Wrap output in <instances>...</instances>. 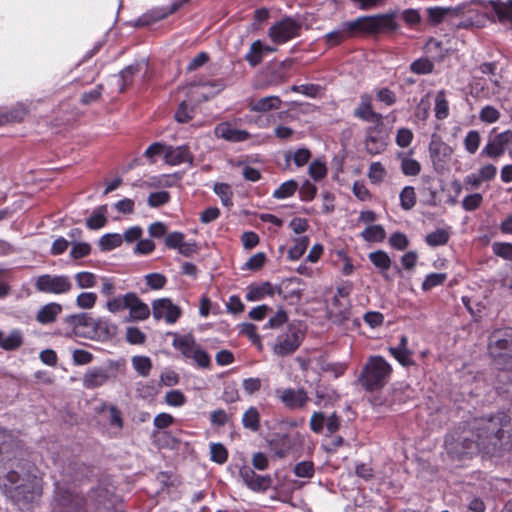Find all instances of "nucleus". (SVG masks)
Masks as SVG:
<instances>
[{
	"label": "nucleus",
	"mask_w": 512,
	"mask_h": 512,
	"mask_svg": "<svg viewBox=\"0 0 512 512\" xmlns=\"http://www.w3.org/2000/svg\"><path fill=\"white\" fill-rule=\"evenodd\" d=\"M361 236L368 242H382L386 232L382 225H371L362 231Z\"/></svg>",
	"instance_id": "obj_44"
},
{
	"label": "nucleus",
	"mask_w": 512,
	"mask_h": 512,
	"mask_svg": "<svg viewBox=\"0 0 512 512\" xmlns=\"http://www.w3.org/2000/svg\"><path fill=\"white\" fill-rule=\"evenodd\" d=\"M429 153L433 165L442 166L451 158L453 149L443 142L440 136L433 134L429 143Z\"/></svg>",
	"instance_id": "obj_24"
},
{
	"label": "nucleus",
	"mask_w": 512,
	"mask_h": 512,
	"mask_svg": "<svg viewBox=\"0 0 512 512\" xmlns=\"http://www.w3.org/2000/svg\"><path fill=\"white\" fill-rule=\"evenodd\" d=\"M144 66H146L145 63L137 62L125 67L123 70L120 71L119 78L122 82L120 87L121 92H123L126 89V87H128L132 83L133 76L135 74H138Z\"/></svg>",
	"instance_id": "obj_39"
},
{
	"label": "nucleus",
	"mask_w": 512,
	"mask_h": 512,
	"mask_svg": "<svg viewBox=\"0 0 512 512\" xmlns=\"http://www.w3.org/2000/svg\"><path fill=\"white\" fill-rule=\"evenodd\" d=\"M276 394L281 403L290 410H302L307 406L310 400L304 388L277 389Z\"/></svg>",
	"instance_id": "obj_13"
},
{
	"label": "nucleus",
	"mask_w": 512,
	"mask_h": 512,
	"mask_svg": "<svg viewBox=\"0 0 512 512\" xmlns=\"http://www.w3.org/2000/svg\"><path fill=\"white\" fill-rule=\"evenodd\" d=\"M170 201V194L167 191L153 192L148 196L147 204L150 207L157 208L167 204Z\"/></svg>",
	"instance_id": "obj_63"
},
{
	"label": "nucleus",
	"mask_w": 512,
	"mask_h": 512,
	"mask_svg": "<svg viewBox=\"0 0 512 512\" xmlns=\"http://www.w3.org/2000/svg\"><path fill=\"white\" fill-rule=\"evenodd\" d=\"M131 362L133 368L140 376H149L150 371L152 369V362L148 356H133Z\"/></svg>",
	"instance_id": "obj_46"
},
{
	"label": "nucleus",
	"mask_w": 512,
	"mask_h": 512,
	"mask_svg": "<svg viewBox=\"0 0 512 512\" xmlns=\"http://www.w3.org/2000/svg\"><path fill=\"white\" fill-rule=\"evenodd\" d=\"M152 315L155 320L164 319L167 324H174L181 317L182 311L169 298H161L152 302Z\"/></svg>",
	"instance_id": "obj_14"
},
{
	"label": "nucleus",
	"mask_w": 512,
	"mask_h": 512,
	"mask_svg": "<svg viewBox=\"0 0 512 512\" xmlns=\"http://www.w3.org/2000/svg\"><path fill=\"white\" fill-rule=\"evenodd\" d=\"M191 0H173L167 7H161L151 11V13L143 15L137 20L138 26H149L157 21H160L169 15L175 13L183 6L188 4Z\"/></svg>",
	"instance_id": "obj_19"
},
{
	"label": "nucleus",
	"mask_w": 512,
	"mask_h": 512,
	"mask_svg": "<svg viewBox=\"0 0 512 512\" xmlns=\"http://www.w3.org/2000/svg\"><path fill=\"white\" fill-rule=\"evenodd\" d=\"M131 293L132 292H129V293H126L125 295H119V296L110 298L106 302V308L108 309V311L111 313H118L120 311L128 309Z\"/></svg>",
	"instance_id": "obj_43"
},
{
	"label": "nucleus",
	"mask_w": 512,
	"mask_h": 512,
	"mask_svg": "<svg viewBox=\"0 0 512 512\" xmlns=\"http://www.w3.org/2000/svg\"><path fill=\"white\" fill-rule=\"evenodd\" d=\"M359 33L357 20L342 22L339 27L325 35L326 43L330 46L340 44L347 38L354 37Z\"/></svg>",
	"instance_id": "obj_23"
},
{
	"label": "nucleus",
	"mask_w": 512,
	"mask_h": 512,
	"mask_svg": "<svg viewBox=\"0 0 512 512\" xmlns=\"http://www.w3.org/2000/svg\"><path fill=\"white\" fill-rule=\"evenodd\" d=\"M89 512H105L113 509L119 501L112 485L99 484L90 490L87 497Z\"/></svg>",
	"instance_id": "obj_7"
},
{
	"label": "nucleus",
	"mask_w": 512,
	"mask_h": 512,
	"mask_svg": "<svg viewBox=\"0 0 512 512\" xmlns=\"http://www.w3.org/2000/svg\"><path fill=\"white\" fill-rule=\"evenodd\" d=\"M210 458L217 464H224L228 459V451L221 443H211Z\"/></svg>",
	"instance_id": "obj_55"
},
{
	"label": "nucleus",
	"mask_w": 512,
	"mask_h": 512,
	"mask_svg": "<svg viewBox=\"0 0 512 512\" xmlns=\"http://www.w3.org/2000/svg\"><path fill=\"white\" fill-rule=\"evenodd\" d=\"M173 341L172 346L180 351V353L187 359H192L195 365L199 368H209L211 359L209 354L196 342L195 337L191 333L179 335L172 333Z\"/></svg>",
	"instance_id": "obj_6"
},
{
	"label": "nucleus",
	"mask_w": 512,
	"mask_h": 512,
	"mask_svg": "<svg viewBox=\"0 0 512 512\" xmlns=\"http://www.w3.org/2000/svg\"><path fill=\"white\" fill-rule=\"evenodd\" d=\"M434 63L428 58H419L410 64V71L417 75H426L432 73Z\"/></svg>",
	"instance_id": "obj_50"
},
{
	"label": "nucleus",
	"mask_w": 512,
	"mask_h": 512,
	"mask_svg": "<svg viewBox=\"0 0 512 512\" xmlns=\"http://www.w3.org/2000/svg\"><path fill=\"white\" fill-rule=\"evenodd\" d=\"M434 110L435 117L439 120L445 119L449 114V106L443 90L438 91L436 94Z\"/></svg>",
	"instance_id": "obj_52"
},
{
	"label": "nucleus",
	"mask_w": 512,
	"mask_h": 512,
	"mask_svg": "<svg viewBox=\"0 0 512 512\" xmlns=\"http://www.w3.org/2000/svg\"><path fill=\"white\" fill-rule=\"evenodd\" d=\"M302 336L298 330L289 325L288 333L277 337L273 352L281 357L293 354L301 345Z\"/></svg>",
	"instance_id": "obj_15"
},
{
	"label": "nucleus",
	"mask_w": 512,
	"mask_h": 512,
	"mask_svg": "<svg viewBox=\"0 0 512 512\" xmlns=\"http://www.w3.org/2000/svg\"><path fill=\"white\" fill-rule=\"evenodd\" d=\"M299 285L298 278L286 279L276 287V293L290 303H298L302 298V289Z\"/></svg>",
	"instance_id": "obj_27"
},
{
	"label": "nucleus",
	"mask_w": 512,
	"mask_h": 512,
	"mask_svg": "<svg viewBox=\"0 0 512 512\" xmlns=\"http://www.w3.org/2000/svg\"><path fill=\"white\" fill-rule=\"evenodd\" d=\"M340 396L337 391L323 384H317L315 387V404L318 406H328L339 400Z\"/></svg>",
	"instance_id": "obj_32"
},
{
	"label": "nucleus",
	"mask_w": 512,
	"mask_h": 512,
	"mask_svg": "<svg viewBox=\"0 0 512 512\" xmlns=\"http://www.w3.org/2000/svg\"><path fill=\"white\" fill-rule=\"evenodd\" d=\"M298 189V183L295 180H288L282 183L274 192L276 199H285L291 197Z\"/></svg>",
	"instance_id": "obj_53"
},
{
	"label": "nucleus",
	"mask_w": 512,
	"mask_h": 512,
	"mask_svg": "<svg viewBox=\"0 0 512 512\" xmlns=\"http://www.w3.org/2000/svg\"><path fill=\"white\" fill-rule=\"evenodd\" d=\"M123 242V237L120 234H105L99 240V247L102 251H111L119 247Z\"/></svg>",
	"instance_id": "obj_48"
},
{
	"label": "nucleus",
	"mask_w": 512,
	"mask_h": 512,
	"mask_svg": "<svg viewBox=\"0 0 512 512\" xmlns=\"http://www.w3.org/2000/svg\"><path fill=\"white\" fill-rule=\"evenodd\" d=\"M447 279L446 273H430L428 274L423 283H422V290L429 291L433 289L436 286H439L445 282Z\"/></svg>",
	"instance_id": "obj_58"
},
{
	"label": "nucleus",
	"mask_w": 512,
	"mask_h": 512,
	"mask_svg": "<svg viewBox=\"0 0 512 512\" xmlns=\"http://www.w3.org/2000/svg\"><path fill=\"white\" fill-rule=\"evenodd\" d=\"M24 344L23 333L19 329H13L9 334L0 330V348L5 351H15Z\"/></svg>",
	"instance_id": "obj_33"
},
{
	"label": "nucleus",
	"mask_w": 512,
	"mask_h": 512,
	"mask_svg": "<svg viewBox=\"0 0 512 512\" xmlns=\"http://www.w3.org/2000/svg\"><path fill=\"white\" fill-rule=\"evenodd\" d=\"M290 90L296 93H301L311 98H317L322 91V87L317 84H303L293 85L291 86Z\"/></svg>",
	"instance_id": "obj_57"
},
{
	"label": "nucleus",
	"mask_w": 512,
	"mask_h": 512,
	"mask_svg": "<svg viewBox=\"0 0 512 512\" xmlns=\"http://www.w3.org/2000/svg\"><path fill=\"white\" fill-rule=\"evenodd\" d=\"M263 59V43L260 40L254 41L245 55V60L252 67H256Z\"/></svg>",
	"instance_id": "obj_42"
},
{
	"label": "nucleus",
	"mask_w": 512,
	"mask_h": 512,
	"mask_svg": "<svg viewBox=\"0 0 512 512\" xmlns=\"http://www.w3.org/2000/svg\"><path fill=\"white\" fill-rule=\"evenodd\" d=\"M309 246V238L301 236L294 240V245L288 251L290 260H298L307 250Z\"/></svg>",
	"instance_id": "obj_47"
},
{
	"label": "nucleus",
	"mask_w": 512,
	"mask_h": 512,
	"mask_svg": "<svg viewBox=\"0 0 512 512\" xmlns=\"http://www.w3.org/2000/svg\"><path fill=\"white\" fill-rule=\"evenodd\" d=\"M488 353L499 369L512 368V327L496 329L490 334Z\"/></svg>",
	"instance_id": "obj_4"
},
{
	"label": "nucleus",
	"mask_w": 512,
	"mask_h": 512,
	"mask_svg": "<svg viewBox=\"0 0 512 512\" xmlns=\"http://www.w3.org/2000/svg\"><path fill=\"white\" fill-rule=\"evenodd\" d=\"M242 424L245 428L250 429L254 432L260 428V415L255 407H250L245 411L242 417Z\"/></svg>",
	"instance_id": "obj_45"
},
{
	"label": "nucleus",
	"mask_w": 512,
	"mask_h": 512,
	"mask_svg": "<svg viewBox=\"0 0 512 512\" xmlns=\"http://www.w3.org/2000/svg\"><path fill=\"white\" fill-rule=\"evenodd\" d=\"M485 8L486 4L476 0L467 3H462L453 8V12L456 15L467 17V21L461 22L460 24H458V27L466 28L470 25L480 23V17L484 14Z\"/></svg>",
	"instance_id": "obj_16"
},
{
	"label": "nucleus",
	"mask_w": 512,
	"mask_h": 512,
	"mask_svg": "<svg viewBox=\"0 0 512 512\" xmlns=\"http://www.w3.org/2000/svg\"><path fill=\"white\" fill-rule=\"evenodd\" d=\"M239 474L246 486L254 492H265L272 485L270 475H258L250 467H242Z\"/></svg>",
	"instance_id": "obj_20"
},
{
	"label": "nucleus",
	"mask_w": 512,
	"mask_h": 512,
	"mask_svg": "<svg viewBox=\"0 0 512 512\" xmlns=\"http://www.w3.org/2000/svg\"><path fill=\"white\" fill-rule=\"evenodd\" d=\"M448 241L449 233L445 229H437L425 237V242L431 247L445 245Z\"/></svg>",
	"instance_id": "obj_51"
},
{
	"label": "nucleus",
	"mask_w": 512,
	"mask_h": 512,
	"mask_svg": "<svg viewBox=\"0 0 512 512\" xmlns=\"http://www.w3.org/2000/svg\"><path fill=\"white\" fill-rule=\"evenodd\" d=\"M107 208L106 206L97 207L86 220V226L89 229L96 230L105 226L107 223L106 219Z\"/></svg>",
	"instance_id": "obj_40"
},
{
	"label": "nucleus",
	"mask_w": 512,
	"mask_h": 512,
	"mask_svg": "<svg viewBox=\"0 0 512 512\" xmlns=\"http://www.w3.org/2000/svg\"><path fill=\"white\" fill-rule=\"evenodd\" d=\"M276 293V287L270 282H263L258 285H250L248 286V292L246 294V299L248 301H259L262 300L265 296H273Z\"/></svg>",
	"instance_id": "obj_36"
},
{
	"label": "nucleus",
	"mask_w": 512,
	"mask_h": 512,
	"mask_svg": "<svg viewBox=\"0 0 512 512\" xmlns=\"http://www.w3.org/2000/svg\"><path fill=\"white\" fill-rule=\"evenodd\" d=\"M351 285H344L337 288L336 294L327 305L329 318L332 322L342 324L350 316Z\"/></svg>",
	"instance_id": "obj_8"
},
{
	"label": "nucleus",
	"mask_w": 512,
	"mask_h": 512,
	"mask_svg": "<svg viewBox=\"0 0 512 512\" xmlns=\"http://www.w3.org/2000/svg\"><path fill=\"white\" fill-rule=\"evenodd\" d=\"M492 250L495 255L505 259L512 260V244L506 242H495L492 245Z\"/></svg>",
	"instance_id": "obj_64"
},
{
	"label": "nucleus",
	"mask_w": 512,
	"mask_h": 512,
	"mask_svg": "<svg viewBox=\"0 0 512 512\" xmlns=\"http://www.w3.org/2000/svg\"><path fill=\"white\" fill-rule=\"evenodd\" d=\"M481 137L478 131L471 130L464 139V146L468 153L474 154L480 145Z\"/></svg>",
	"instance_id": "obj_60"
},
{
	"label": "nucleus",
	"mask_w": 512,
	"mask_h": 512,
	"mask_svg": "<svg viewBox=\"0 0 512 512\" xmlns=\"http://www.w3.org/2000/svg\"><path fill=\"white\" fill-rule=\"evenodd\" d=\"M193 154L187 145L171 146L166 145L164 160L168 165L177 166L183 163H193Z\"/></svg>",
	"instance_id": "obj_26"
},
{
	"label": "nucleus",
	"mask_w": 512,
	"mask_h": 512,
	"mask_svg": "<svg viewBox=\"0 0 512 512\" xmlns=\"http://www.w3.org/2000/svg\"><path fill=\"white\" fill-rule=\"evenodd\" d=\"M214 192L220 197L224 206L230 208L233 206L232 196L233 192L231 187L226 183H216L214 185Z\"/></svg>",
	"instance_id": "obj_54"
},
{
	"label": "nucleus",
	"mask_w": 512,
	"mask_h": 512,
	"mask_svg": "<svg viewBox=\"0 0 512 512\" xmlns=\"http://www.w3.org/2000/svg\"><path fill=\"white\" fill-rule=\"evenodd\" d=\"M51 508L52 512H89L86 498L60 481L55 483Z\"/></svg>",
	"instance_id": "obj_5"
},
{
	"label": "nucleus",
	"mask_w": 512,
	"mask_h": 512,
	"mask_svg": "<svg viewBox=\"0 0 512 512\" xmlns=\"http://www.w3.org/2000/svg\"><path fill=\"white\" fill-rule=\"evenodd\" d=\"M368 258H369L370 262L377 269H379L380 272L382 273V275L387 279L386 272L390 269L391 264H392V260L389 257V255L383 250H378V251L371 252L368 255Z\"/></svg>",
	"instance_id": "obj_38"
},
{
	"label": "nucleus",
	"mask_w": 512,
	"mask_h": 512,
	"mask_svg": "<svg viewBox=\"0 0 512 512\" xmlns=\"http://www.w3.org/2000/svg\"><path fill=\"white\" fill-rule=\"evenodd\" d=\"M376 100L387 106H392L397 102V96L394 91L388 87H382L375 91Z\"/></svg>",
	"instance_id": "obj_59"
},
{
	"label": "nucleus",
	"mask_w": 512,
	"mask_h": 512,
	"mask_svg": "<svg viewBox=\"0 0 512 512\" xmlns=\"http://www.w3.org/2000/svg\"><path fill=\"white\" fill-rule=\"evenodd\" d=\"M1 486L4 494L20 507L33 503L42 493L40 480L28 472L9 471Z\"/></svg>",
	"instance_id": "obj_2"
},
{
	"label": "nucleus",
	"mask_w": 512,
	"mask_h": 512,
	"mask_svg": "<svg viewBox=\"0 0 512 512\" xmlns=\"http://www.w3.org/2000/svg\"><path fill=\"white\" fill-rule=\"evenodd\" d=\"M91 332L93 338L101 341L112 339L117 334V325L108 319H92Z\"/></svg>",
	"instance_id": "obj_28"
},
{
	"label": "nucleus",
	"mask_w": 512,
	"mask_h": 512,
	"mask_svg": "<svg viewBox=\"0 0 512 512\" xmlns=\"http://www.w3.org/2000/svg\"><path fill=\"white\" fill-rule=\"evenodd\" d=\"M129 318L128 321H144L150 316V308L144 303L136 293H131L129 300Z\"/></svg>",
	"instance_id": "obj_29"
},
{
	"label": "nucleus",
	"mask_w": 512,
	"mask_h": 512,
	"mask_svg": "<svg viewBox=\"0 0 512 512\" xmlns=\"http://www.w3.org/2000/svg\"><path fill=\"white\" fill-rule=\"evenodd\" d=\"M214 134L217 138L232 143L245 142L251 138V134L247 130L238 129L229 121L217 124L214 128Z\"/></svg>",
	"instance_id": "obj_17"
},
{
	"label": "nucleus",
	"mask_w": 512,
	"mask_h": 512,
	"mask_svg": "<svg viewBox=\"0 0 512 512\" xmlns=\"http://www.w3.org/2000/svg\"><path fill=\"white\" fill-rule=\"evenodd\" d=\"M395 17V13L358 17L356 20L359 25V33L378 34L393 32L398 28Z\"/></svg>",
	"instance_id": "obj_9"
},
{
	"label": "nucleus",
	"mask_w": 512,
	"mask_h": 512,
	"mask_svg": "<svg viewBox=\"0 0 512 512\" xmlns=\"http://www.w3.org/2000/svg\"><path fill=\"white\" fill-rule=\"evenodd\" d=\"M92 317L87 313L69 315L65 322L69 325L72 332L77 336H87L86 328H91Z\"/></svg>",
	"instance_id": "obj_30"
},
{
	"label": "nucleus",
	"mask_w": 512,
	"mask_h": 512,
	"mask_svg": "<svg viewBox=\"0 0 512 512\" xmlns=\"http://www.w3.org/2000/svg\"><path fill=\"white\" fill-rule=\"evenodd\" d=\"M416 397V391L405 383L396 384L391 391V404H403Z\"/></svg>",
	"instance_id": "obj_35"
},
{
	"label": "nucleus",
	"mask_w": 512,
	"mask_h": 512,
	"mask_svg": "<svg viewBox=\"0 0 512 512\" xmlns=\"http://www.w3.org/2000/svg\"><path fill=\"white\" fill-rule=\"evenodd\" d=\"M365 149L371 155L381 154L387 146V136L377 127H368L365 136Z\"/></svg>",
	"instance_id": "obj_25"
},
{
	"label": "nucleus",
	"mask_w": 512,
	"mask_h": 512,
	"mask_svg": "<svg viewBox=\"0 0 512 512\" xmlns=\"http://www.w3.org/2000/svg\"><path fill=\"white\" fill-rule=\"evenodd\" d=\"M282 100L279 96L272 95L260 98L258 100H251L248 103V108L252 112H269L277 110L281 107Z\"/></svg>",
	"instance_id": "obj_31"
},
{
	"label": "nucleus",
	"mask_w": 512,
	"mask_h": 512,
	"mask_svg": "<svg viewBox=\"0 0 512 512\" xmlns=\"http://www.w3.org/2000/svg\"><path fill=\"white\" fill-rule=\"evenodd\" d=\"M354 117L373 123H381L383 116L373 110L372 96L369 93H362L359 97V103L353 112Z\"/></svg>",
	"instance_id": "obj_21"
},
{
	"label": "nucleus",
	"mask_w": 512,
	"mask_h": 512,
	"mask_svg": "<svg viewBox=\"0 0 512 512\" xmlns=\"http://www.w3.org/2000/svg\"><path fill=\"white\" fill-rule=\"evenodd\" d=\"M63 307L61 304L51 302L42 306L36 314V320L40 324L53 323L58 315L62 313Z\"/></svg>",
	"instance_id": "obj_34"
},
{
	"label": "nucleus",
	"mask_w": 512,
	"mask_h": 512,
	"mask_svg": "<svg viewBox=\"0 0 512 512\" xmlns=\"http://www.w3.org/2000/svg\"><path fill=\"white\" fill-rule=\"evenodd\" d=\"M37 292L45 294H66L72 289V282L67 275L42 274L33 278Z\"/></svg>",
	"instance_id": "obj_10"
},
{
	"label": "nucleus",
	"mask_w": 512,
	"mask_h": 512,
	"mask_svg": "<svg viewBox=\"0 0 512 512\" xmlns=\"http://www.w3.org/2000/svg\"><path fill=\"white\" fill-rule=\"evenodd\" d=\"M386 176V170L380 162H373L369 166L368 177L372 183H380Z\"/></svg>",
	"instance_id": "obj_62"
},
{
	"label": "nucleus",
	"mask_w": 512,
	"mask_h": 512,
	"mask_svg": "<svg viewBox=\"0 0 512 512\" xmlns=\"http://www.w3.org/2000/svg\"><path fill=\"white\" fill-rule=\"evenodd\" d=\"M96 280V275L87 271H82L75 275V281L78 287L82 289L94 287L97 282Z\"/></svg>",
	"instance_id": "obj_61"
},
{
	"label": "nucleus",
	"mask_w": 512,
	"mask_h": 512,
	"mask_svg": "<svg viewBox=\"0 0 512 512\" xmlns=\"http://www.w3.org/2000/svg\"><path fill=\"white\" fill-rule=\"evenodd\" d=\"M115 378L116 374H112L109 368L93 367L84 373L82 383L86 389H95Z\"/></svg>",
	"instance_id": "obj_22"
},
{
	"label": "nucleus",
	"mask_w": 512,
	"mask_h": 512,
	"mask_svg": "<svg viewBox=\"0 0 512 512\" xmlns=\"http://www.w3.org/2000/svg\"><path fill=\"white\" fill-rule=\"evenodd\" d=\"M512 143V130H506L490 136L481 154L490 158H498L504 154L506 147Z\"/></svg>",
	"instance_id": "obj_18"
},
{
	"label": "nucleus",
	"mask_w": 512,
	"mask_h": 512,
	"mask_svg": "<svg viewBox=\"0 0 512 512\" xmlns=\"http://www.w3.org/2000/svg\"><path fill=\"white\" fill-rule=\"evenodd\" d=\"M490 4L501 23L512 24V0L505 4L491 1Z\"/></svg>",
	"instance_id": "obj_41"
},
{
	"label": "nucleus",
	"mask_w": 512,
	"mask_h": 512,
	"mask_svg": "<svg viewBox=\"0 0 512 512\" xmlns=\"http://www.w3.org/2000/svg\"><path fill=\"white\" fill-rule=\"evenodd\" d=\"M391 365L382 356H370L362 368L358 382L366 391L383 388L390 380Z\"/></svg>",
	"instance_id": "obj_3"
},
{
	"label": "nucleus",
	"mask_w": 512,
	"mask_h": 512,
	"mask_svg": "<svg viewBox=\"0 0 512 512\" xmlns=\"http://www.w3.org/2000/svg\"><path fill=\"white\" fill-rule=\"evenodd\" d=\"M342 419L336 413L333 412L330 415L317 411L311 415L309 426L312 432L316 434H322L325 431L326 436L335 434L341 427Z\"/></svg>",
	"instance_id": "obj_12"
},
{
	"label": "nucleus",
	"mask_w": 512,
	"mask_h": 512,
	"mask_svg": "<svg viewBox=\"0 0 512 512\" xmlns=\"http://www.w3.org/2000/svg\"><path fill=\"white\" fill-rule=\"evenodd\" d=\"M85 466L80 463H69L62 471V482L64 484L81 481Z\"/></svg>",
	"instance_id": "obj_37"
},
{
	"label": "nucleus",
	"mask_w": 512,
	"mask_h": 512,
	"mask_svg": "<svg viewBox=\"0 0 512 512\" xmlns=\"http://www.w3.org/2000/svg\"><path fill=\"white\" fill-rule=\"evenodd\" d=\"M302 22L296 18L285 17L273 24L268 30V36L275 44H284L301 35Z\"/></svg>",
	"instance_id": "obj_11"
},
{
	"label": "nucleus",
	"mask_w": 512,
	"mask_h": 512,
	"mask_svg": "<svg viewBox=\"0 0 512 512\" xmlns=\"http://www.w3.org/2000/svg\"><path fill=\"white\" fill-rule=\"evenodd\" d=\"M294 474L299 478H312L315 473L314 464L312 461H301L293 468Z\"/></svg>",
	"instance_id": "obj_56"
},
{
	"label": "nucleus",
	"mask_w": 512,
	"mask_h": 512,
	"mask_svg": "<svg viewBox=\"0 0 512 512\" xmlns=\"http://www.w3.org/2000/svg\"><path fill=\"white\" fill-rule=\"evenodd\" d=\"M445 446L448 453L458 457L478 453L501 456L512 449L511 419L503 412L474 418L450 432L445 437Z\"/></svg>",
	"instance_id": "obj_1"
},
{
	"label": "nucleus",
	"mask_w": 512,
	"mask_h": 512,
	"mask_svg": "<svg viewBox=\"0 0 512 512\" xmlns=\"http://www.w3.org/2000/svg\"><path fill=\"white\" fill-rule=\"evenodd\" d=\"M400 206L403 210H411L416 204V193L412 186H405L399 195Z\"/></svg>",
	"instance_id": "obj_49"
}]
</instances>
